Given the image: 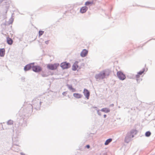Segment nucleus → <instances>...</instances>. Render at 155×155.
Instances as JSON below:
<instances>
[{
  "label": "nucleus",
  "mask_w": 155,
  "mask_h": 155,
  "mask_svg": "<svg viewBox=\"0 0 155 155\" xmlns=\"http://www.w3.org/2000/svg\"><path fill=\"white\" fill-rule=\"evenodd\" d=\"M110 74V72L108 70H104L101 72L99 74H96L95 78L97 80L103 79L108 76Z\"/></svg>",
  "instance_id": "nucleus-1"
},
{
  "label": "nucleus",
  "mask_w": 155,
  "mask_h": 155,
  "mask_svg": "<svg viewBox=\"0 0 155 155\" xmlns=\"http://www.w3.org/2000/svg\"><path fill=\"white\" fill-rule=\"evenodd\" d=\"M59 66V64L55 63L54 64H48L47 65V67L48 69L51 70H54L56 69Z\"/></svg>",
  "instance_id": "nucleus-2"
},
{
  "label": "nucleus",
  "mask_w": 155,
  "mask_h": 155,
  "mask_svg": "<svg viewBox=\"0 0 155 155\" xmlns=\"http://www.w3.org/2000/svg\"><path fill=\"white\" fill-rule=\"evenodd\" d=\"M117 74L118 78L120 80H124L126 78L125 75L121 71L117 72Z\"/></svg>",
  "instance_id": "nucleus-3"
},
{
  "label": "nucleus",
  "mask_w": 155,
  "mask_h": 155,
  "mask_svg": "<svg viewBox=\"0 0 155 155\" xmlns=\"http://www.w3.org/2000/svg\"><path fill=\"white\" fill-rule=\"evenodd\" d=\"M61 67L63 69H67L70 67V64L66 62L62 63L61 64Z\"/></svg>",
  "instance_id": "nucleus-4"
},
{
  "label": "nucleus",
  "mask_w": 155,
  "mask_h": 155,
  "mask_svg": "<svg viewBox=\"0 0 155 155\" xmlns=\"http://www.w3.org/2000/svg\"><path fill=\"white\" fill-rule=\"evenodd\" d=\"M32 70L35 72H39L40 71L42 68L41 67L38 65L33 66L32 67Z\"/></svg>",
  "instance_id": "nucleus-5"
},
{
  "label": "nucleus",
  "mask_w": 155,
  "mask_h": 155,
  "mask_svg": "<svg viewBox=\"0 0 155 155\" xmlns=\"http://www.w3.org/2000/svg\"><path fill=\"white\" fill-rule=\"evenodd\" d=\"M83 93L86 97L88 99L90 96V92L88 91L86 89H84Z\"/></svg>",
  "instance_id": "nucleus-6"
},
{
  "label": "nucleus",
  "mask_w": 155,
  "mask_h": 155,
  "mask_svg": "<svg viewBox=\"0 0 155 155\" xmlns=\"http://www.w3.org/2000/svg\"><path fill=\"white\" fill-rule=\"evenodd\" d=\"M78 62L77 61H76L74 62L72 66V69L73 70L75 71L77 70L78 67Z\"/></svg>",
  "instance_id": "nucleus-7"
},
{
  "label": "nucleus",
  "mask_w": 155,
  "mask_h": 155,
  "mask_svg": "<svg viewBox=\"0 0 155 155\" xmlns=\"http://www.w3.org/2000/svg\"><path fill=\"white\" fill-rule=\"evenodd\" d=\"M88 51L86 49L83 50L81 53V55L82 57H84L86 56L87 54Z\"/></svg>",
  "instance_id": "nucleus-8"
},
{
  "label": "nucleus",
  "mask_w": 155,
  "mask_h": 155,
  "mask_svg": "<svg viewBox=\"0 0 155 155\" xmlns=\"http://www.w3.org/2000/svg\"><path fill=\"white\" fill-rule=\"evenodd\" d=\"M34 65V63L31 64H28L25 66L24 67V70L25 71H27L29 70L31 68H32L33 65Z\"/></svg>",
  "instance_id": "nucleus-9"
},
{
  "label": "nucleus",
  "mask_w": 155,
  "mask_h": 155,
  "mask_svg": "<svg viewBox=\"0 0 155 155\" xmlns=\"http://www.w3.org/2000/svg\"><path fill=\"white\" fill-rule=\"evenodd\" d=\"M88 9V8L86 6L82 7L80 9V12L82 13H85Z\"/></svg>",
  "instance_id": "nucleus-10"
},
{
  "label": "nucleus",
  "mask_w": 155,
  "mask_h": 155,
  "mask_svg": "<svg viewBox=\"0 0 155 155\" xmlns=\"http://www.w3.org/2000/svg\"><path fill=\"white\" fill-rule=\"evenodd\" d=\"M73 96L76 98H80L82 97V95L80 94L75 93L73 94Z\"/></svg>",
  "instance_id": "nucleus-11"
},
{
  "label": "nucleus",
  "mask_w": 155,
  "mask_h": 155,
  "mask_svg": "<svg viewBox=\"0 0 155 155\" xmlns=\"http://www.w3.org/2000/svg\"><path fill=\"white\" fill-rule=\"evenodd\" d=\"M5 50L4 48L0 49V56L3 57L4 55Z\"/></svg>",
  "instance_id": "nucleus-12"
},
{
  "label": "nucleus",
  "mask_w": 155,
  "mask_h": 155,
  "mask_svg": "<svg viewBox=\"0 0 155 155\" xmlns=\"http://www.w3.org/2000/svg\"><path fill=\"white\" fill-rule=\"evenodd\" d=\"M7 43L10 45H11L13 43V41L12 39L10 38L9 37H7Z\"/></svg>",
  "instance_id": "nucleus-13"
},
{
  "label": "nucleus",
  "mask_w": 155,
  "mask_h": 155,
  "mask_svg": "<svg viewBox=\"0 0 155 155\" xmlns=\"http://www.w3.org/2000/svg\"><path fill=\"white\" fill-rule=\"evenodd\" d=\"M101 110L102 112H104L106 113H107L110 112L109 109L107 108H103L101 109Z\"/></svg>",
  "instance_id": "nucleus-14"
},
{
  "label": "nucleus",
  "mask_w": 155,
  "mask_h": 155,
  "mask_svg": "<svg viewBox=\"0 0 155 155\" xmlns=\"http://www.w3.org/2000/svg\"><path fill=\"white\" fill-rule=\"evenodd\" d=\"M112 141V139L111 138L107 140L104 143V144L105 145H107L111 142Z\"/></svg>",
  "instance_id": "nucleus-15"
},
{
  "label": "nucleus",
  "mask_w": 155,
  "mask_h": 155,
  "mask_svg": "<svg viewBox=\"0 0 155 155\" xmlns=\"http://www.w3.org/2000/svg\"><path fill=\"white\" fill-rule=\"evenodd\" d=\"M93 4H94V2L93 1L92 2L87 1L85 2V5L86 6H88L89 5H91Z\"/></svg>",
  "instance_id": "nucleus-16"
},
{
  "label": "nucleus",
  "mask_w": 155,
  "mask_h": 155,
  "mask_svg": "<svg viewBox=\"0 0 155 155\" xmlns=\"http://www.w3.org/2000/svg\"><path fill=\"white\" fill-rule=\"evenodd\" d=\"M13 124V121L11 120H9L7 122V124L9 125H12Z\"/></svg>",
  "instance_id": "nucleus-17"
},
{
  "label": "nucleus",
  "mask_w": 155,
  "mask_h": 155,
  "mask_svg": "<svg viewBox=\"0 0 155 155\" xmlns=\"http://www.w3.org/2000/svg\"><path fill=\"white\" fill-rule=\"evenodd\" d=\"M73 92H75L76 91L75 89L73 88L71 86H70L68 87Z\"/></svg>",
  "instance_id": "nucleus-18"
},
{
  "label": "nucleus",
  "mask_w": 155,
  "mask_h": 155,
  "mask_svg": "<svg viewBox=\"0 0 155 155\" xmlns=\"http://www.w3.org/2000/svg\"><path fill=\"white\" fill-rule=\"evenodd\" d=\"M151 134V133L150 131H147L145 133V136L146 137H148Z\"/></svg>",
  "instance_id": "nucleus-19"
},
{
  "label": "nucleus",
  "mask_w": 155,
  "mask_h": 155,
  "mask_svg": "<svg viewBox=\"0 0 155 155\" xmlns=\"http://www.w3.org/2000/svg\"><path fill=\"white\" fill-rule=\"evenodd\" d=\"M44 33V31H40L39 32V36L40 37Z\"/></svg>",
  "instance_id": "nucleus-20"
},
{
  "label": "nucleus",
  "mask_w": 155,
  "mask_h": 155,
  "mask_svg": "<svg viewBox=\"0 0 155 155\" xmlns=\"http://www.w3.org/2000/svg\"><path fill=\"white\" fill-rule=\"evenodd\" d=\"M144 72V70L142 71H140L139 72L138 74L140 75L142 74Z\"/></svg>",
  "instance_id": "nucleus-21"
},
{
  "label": "nucleus",
  "mask_w": 155,
  "mask_h": 155,
  "mask_svg": "<svg viewBox=\"0 0 155 155\" xmlns=\"http://www.w3.org/2000/svg\"><path fill=\"white\" fill-rule=\"evenodd\" d=\"M140 75L138 74H137L136 76V78H138L140 77Z\"/></svg>",
  "instance_id": "nucleus-22"
},
{
  "label": "nucleus",
  "mask_w": 155,
  "mask_h": 155,
  "mask_svg": "<svg viewBox=\"0 0 155 155\" xmlns=\"http://www.w3.org/2000/svg\"><path fill=\"white\" fill-rule=\"evenodd\" d=\"M140 75L138 74H137L136 76V78H138L140 77Z\"/></svg>",
  "instance_id": "nucleus-23"
},
{
  "label": "nucleus",
  "mask_w": 155,
  "mask_h": 155,
  "mask_svg": "<svg viewBox=\"0 0 155 155\" xmlns=\"http://www.w3.org/2000/svg\"><path fill=\"white\" fill-rule=\"evenodd\" d=\"M67 93L66 92H64L62 94L63 95H66L67 94Z\"/></svg>",
  "instance_id": "nucleus-24"
},
{
  "label": "nucleus",
  "mask_w": 155,
  "mask_h": 155,
  "mask_svg": "<svg viewBox=\"0 0 155 155\" xmlns=\"http://www.w3.org/2000/svg\"><path fill=\"white\" fill-rule=\"evenodd\" d=\"M86 147L87 148H90V146L89 145H86Z\"/></svg>",
  "instance_id": "nucleus-25"
},
{
  "label": "nucleus",
  "mask_w": 155,
  "mask_h": 155,
  "mask_svg": "<svg viewBox=\"0 0 155 155\" xmlns=\"http://www.w3.org/2000/svg\"><path fill=\"white\" fill-rule=\"evenodd\" d=\"M45 43L46 44H48V41H45Z\"/></svg>",
  "instance_id": "nucleus-26"
},
{
  "label": "nucleus",
  "mask_w": 155,
  "mask_h": 155,
  "mask_svg": "<svg viewBox=\"0 0 155 155\" xmlns=\"http://www.w3.org/2000/svg\"><path fill=\"white\" fill-rule=\"evenodd\" d=\"M106 116H106V115H105V114L104 115V117L105 118V117H106Z\"/></svg>",
  "instance_id": "nucleus-27"
},
{
  "label": "nucleus",
  "mask_w": 155,
  "mask_h": 155,
  "mask_svg": "<svg viewBox=\"0 0 155 155\" xmlns=\"http://www.w3.org/2000/svg\"><path fill=\"white\" fill-rule=\"evenodd\" d=\"M129 134H127V135H127V136H128V137H129V136H130Z\"/></svg>",
  "instance_id": "nucleus-28"
},
{
  "label": "nucleus",
  "mask_w": 155,
  "mask_h": 155,
  "mask_svg": "<svg viewBox=\"0 0 155 155\" xmlns=\"http://www.w3.org/2000/svg\"><path fill=\"white\" fill-rule=\"evenodd\" d=\"M130 134H132V133H131H131H130Z\"/></svg>",
  "instance_id": "nucleus-29"
},
{
  "label": "nucleus",
  "mask_w": 155,
  "mask_h": 155,
  "mask_svg": "<svg viewBox=\"0 0 155 155\" xmlns=\"http://www.w3.org/2000/svg\"><path fill=\"white\" fill-rule=\"evenodd\" d=\"M134 136H132V137H133Z\"/></svg>",
  "instance_id": "nucleus-30"
},
{
  "label": "nucleus",
  "mask_w": 155,
  "mask_h": 155,
  "mask_svg": "<svg viewBox=\"0 0 155 155\" xmlns=\"http://www.w3.org/2000/svg\"><path fill=\"white\" fill-rule=\"evenodd\" d=\"M127 137V136L126 137V138Z\"/></svg>",
  "instance_id": "nucleus-31"
}]
</instances>
